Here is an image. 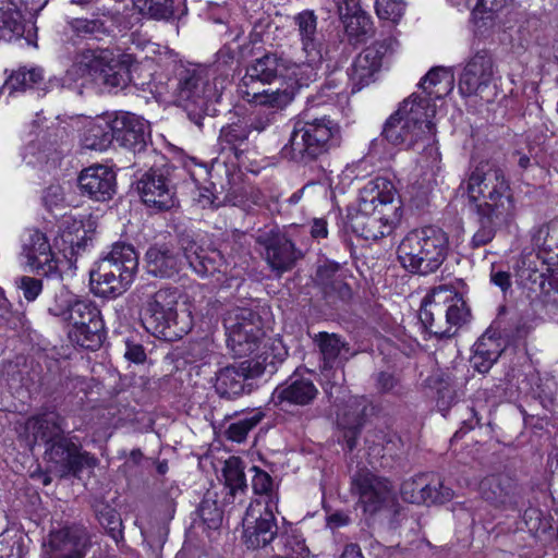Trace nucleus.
<instances>
[{
	"label": "nucleus",
	"mask_w": 558,
	"mask_h": 558,
	"mask_svg": "<svg viewBox=\"0 0 558 558\" xmlns=\"http://www.w3.org/2000/svg\"><path fill=\"white\" fill-rule=\"evenodd\" d=\"M294 20L302 45L301 54L295 58L265 54L246 68L238 86L242 99L266 110L251 123L257 132L274 124L277 114L292 104L296 92L318 77L323 56L316 16L312 11H303Z\"/></svg>",
	"instance_id": "f257e3e1"
},
{
	"label": "nucleus",
	"mask_w": 558,
	"mask_h": 558,
	"mask_svg": "<svg viewBox=\"0 0 558 558\" xmlns=\"http://www.w3.org/2000/svg\"><path fill=\"white\" fill-rule=\"evenodd\" d=\"M468 204L476 213L482 228L475 232V246L488 243L497 227L510 223L517 213L515 201L504 172L487 161L478 162L465 183Z\"/></svg>",
	"instance_id": "f03ea898"
},
{
	"label": "nucleus",
	"mask_w": 558,
	"mask_h": 558,
	"mask_svg": "<svg viewBox=\"0 0 558 558\" xmlns=\"http://www.w3.org/2000/svg\"><path fill=\"white\" fill-rule=\"evenodd\" d=\"M434 117L435 108L425 99L410 96L387 120L383 134L392 145L422 150L432 162H437Z\"/></svg>",
	"instance_id": "7ed1b4c3"
},
{
	"label": "nucleus",
	"mask_w": 558,
	"mask_h": 558,
	"mask_svg": "<svg viewBox=\"0 0 558 558\" xmlns=\"http://www.w3.org/2000/svg\"><path fill=\"white\" fill-rule=\"evenodd\" d=\"M63 420L53 411H47L29 417L24 426V436L28 446L38 441L49 444L46 451L48 460L56 464L61 475L76 474L84 469H93L97 459L63 436Z\"/></svg>",
	"instance_id": "20e7f679"
},
{
	"label": "nucleus",
	"mask_w": 558,
	"mask_h": 558,
	"mask_svg": "<svg viewBox=\"0 0 558 558\" xmlns=\"http://www.w3.org/2000/svg\"><path fill=\"white\" fill-rule=\"evenodd\" d=\"M181 293L175 288L156 290L151 284L136 288L132 301L141 307V313L147 328L166 336V330L175 328V336L186 333L192 326L189 311H178Z\"/></svg>",
	"instance_id": "39448f33"
},
{
	"label": "nucleus",
	"mask_w": 558,
	"mask_h": 558,
	"mask_svg": "<svg viewBox=\"0 0 558 558\" xmlns=\"http://www.w3.org/2000/svg\"><path fill=\"white\" fill-rule=\"evenodd\" d=\"M338 133V124L328 117L310 118L303 113L293 121L289 140L281 148V156L295 162L312 161L337 144Z\"/></svg>",
	"instance_id": "423d86ee"
},
{
	"label": "nucleus",
	"mask_w": 558,
	"mask_h": 558,
	"mask_svg": "<svg viewBox=\"0 0 558 558\" xmlns=\"http://www.w3.org/2000/svg\"><path fill=\"white\" fill-rule=\"evenodd\" d=\"M135 61L130 52L88 49L76 58L68 75L74 81L87 78L108 88H123L132 81Z\"/></svg>",
	"instance_id": "0eeeda50"
},
{
	"label": "nucleus",
	"mask_w": 558,
	"mask_h": 558,
	"mask_svg": "<svg viewBox=\"0 0 558 558\" xmlns=\"http://www.w3.org/2000/svg\"><path fill=\"white\" fill-rule=\"evenodd\" d=\"M448 252L447 233L438 227L427 226L407 233L398 246L397 254L405 269L428 275L442 265Z\"/></svg>",
	"instance_id": "6e6552de"
},
{
	"label": "nucleus",
	"mask_w": 558,
	"mask_h": 558,
	"mask_svg": "<svg viewBox=\"0 0 558 558\" xmlns=\"http://www.w3.org/2000/svg\"><path fill=\"white\" fill-rule=\"evenodd\" d=\"M137 268L138 256L134 247L117 243L90 270V289L98 296L116 299L129 289Z\"/></svg>",
	"instance_id": "1a4fd4ad"
},
{
	"label": "nucleus",
	"mask_w": 558,
	"mask_h": 558,
	"mask_svg": "<svg viewBox=\"0 0 558 558\" xmlns=\"http://www.w3.org/2000/svg\"><path fill=\"white\" fill-rule=\"evenodd\" d=\"M229 82L216 66L191 65L180 73L178 105L195 113H210V106L220 100Z\"/></svg>",
	"instance_id": "9d476101"
},
{
	"label": "nucleus",
	"mask_w": 558,
	"mask_h": 558,
	"mask_svg": "<svg viewBox=\"0 0 558 558\" xmlns=\"http://www.w3.org/2000/svg\"><path fill=\"white\" fill-rule=\"evenodd\" d=\"M470 311L461 294L448 287L435 288L420 310V320L429 332L450 337L452 329L466 323Z\"/></svg>",
	"instance_id": "9b49d317"
},
{
	"label": "nucleus",
	"mask_w": 558,
	"mask_h": 558,
	"mask_svg": "<svg viewBox=\"0 0 558 558\" xmlns=\"http://www.w3.org/2000/svg\"><path fill=\"white\" fill-rule=\"evenodd\" d=\"M59 298L65 306L56 305L49 312L69 323V338L80 347L95 350L102 341L104 324L98 308L88 300L74 299L61 290Z\"/></svg>",
	"instance_id": "f8f14e48"
},
{
	"label": "nucleus",
	"mask_w": 558,
	"mask_h": 558,
	"mask_svg": "<svg viewBox=\"0 0 558 558\" xmlns=\"http://www.w3.org/2000/svg\"><path fill=\"white\" fill-rule=\"evenodd\" d=\"M223 325L227 333V344L235 356H246L264 353L268 362L275 364V356L270 357L266 343H262L263 330L259 317L250 308L235 307L230 310L225 318Z\"/></svg>",
	"instance_id": "ddd939ff"
},
{
	"label": "nucleus",
	"mask_w": 558,
	"mask_h": 558,
	"mask_svg": "<svg viewBox=\"0 0 558 558\" xmlns=\"http://www.w3.org/2000/svg\"><path fill=\"white\" fill-rule=\"evenodd\" d=\"M530 236L536 253L524 254L517 266V275L523 286L538 280L543 283L539 265L558 264V221L532 229Z\"/></svg>",
	"instance_id": "4468645a"
},
{
	"label": "nucleus",
	"mask_w": 558,
	"mask_h": 558,
	"mask_svg": "<svg viewBox=\"0 0 558 558\" xmlns=\"http://www.w3.org/2000/svg\"><path fill=\"white\" fill-rule=\"evenodd\" d=\"M498 81L493 57L482 50L466 61L459 76L458 88L464 97L476 96L490 102L498 95Z\"/></svg>",
	"instance_id": "2eb2a0df"
},
{
	"label": "nucleus",
	"mask_w": 558,
	"mask_h": 558,
	"mask_svg": "<svg viewBox=\"0 0 558 558\" xmlns=\"http://www.w3.org/2000/svg\"><path fill=\"white\" fill-rule=\"evenodd\" d=\"M274 498L254 499L243 518V542L247 548L258 549L269 545L278 534Z\"/></svg>",
	"instance_id": "dca6fc26"
},
{
	"label": "nucleus",
	"mask_w": 558,
	"mask_h": 558,
	"mask_svg": "<svg viewBox=\"0 0 558 558\" xmlns=\"http://www.w3.org/2000/svg\"><path fill=\"white\" fill-rule=\"evenodd\" d=\"M90 534L82 525L51 530L43 542V558H85Z\"/></svg>",
	"instance_id": "f3484780"
},
{
	"label": "nucleus",
	"mask_w": 558,
	"mask_h": 558,
	"mask_svg": "<svg viewBox=\"0 0 558 558\" xmlns=\"http://www.w3.org/2000/svg\"><path fill=\"white\" fill-rule=\"evenodd\" d=\"M272 365L264 353L221 368L216 375L215 388L220 396L233 397L242 393L244 381L260 376Z\"/></svg>",
	"instance_id": "a211bd4d"
},
{
	"label": "nucleus",
	"mask_w": 558,
	"mask_h": 558,
	"mask_svg": "<svg viewBox=\"0 0 558 558\" xmlns=\"http://www.w3.org/2000/svg\"><path fill=\"white\" fill-rule=\"evenodd\" d=\"M401 218V211L393 210L387 214L380 208H364L356 206L355 213L350 217L352 231L365 240H378L389 235Z\"/></svg>",
	"instance_id": "6ab92c4d"
},
{
	"label": "nucleus",
	"mask_w": 558,
	"mask_h": 558,
	"mask_svg": "<svg viewBox=\"0 0 558 558\" xmlns=\"http://www.w3.org/2000/svg\"><path fill=\"white\" fill-rule=\"evenodd\" d=\"M391 48L392 41L385 39L375 41L357 54L349 72L353 92H359L375 81L383 60Z\"/></svg>",
	"instance_id": "aec40b11"
},
{
	"label": "nucleus",
	"mask_w": 558,
	"mask_h": 558,
	"mask_svg": "<svg viewBox=\"0 0 558 558\" xmlns=\"http://www.w3.org/2000/svg\"><path fill=\"white\" fill-rule=\"evenodd\" d=\"M21 255L26 265L39 275L48 276L58 270L59 260L46 234L38 230H29L23 235Z\"/></svg>",
	"instance_id": "412c9836"
},
{
	"label": "nucleus",
	"mask_w": 558,
	"mask_h": 558,
	"mask_svg": "<svg viewBox=\"0 0 558 558\" xmlns=\"http://www.w3.org/2000/svg\"><path fill=\"white\" fill-rule=\"evenodd\" d=\"M400 493L403 500L417 505L442 504L453 497L451 488L446 487L438 477L427 474L404 481Z\"/></svg>",
	"instance_id": "4be33fe9"
},
{
	"label": "nucleus",
	"mask_w": 558,
	"mask_h": 558,
	"mask_svg": "<svg viewBox=\"0 0 558 558\" xmlns=\"http://www.w3.org/2000/svg\"><path fill=\"white\" fill-rule=\"evenodd\" d=\"M95 228L96 223L92 217L81 219L68 217L62 222L56 245L63 256L72 262L81 252L85 251Z\"/></svg>",
	"instance_id": "5701e85b"
},
{
	"label": "nucleus",
	"mask_w": 558,
	"mask_h": 558,
	"mask_svg": "<svg viewBox=\"0 0 558 558\" xmlns=\"http://www.w3.org/2000/svg\"><path fill=\"white\" fill-rule=\"evenodd\" d=\"M77 182L81 193L96 202L111 199L117 189L116 172L111 167L100 163L84 168Z\"/></svg>",
	"instance_id": "b1692460"
},
{
	"label": "nucleus",
	"mask_w": 558,
	"mask_h": 558,
	"mask_svg": "<svg viewBox=\"0 0 558 558\" xmlns=\"http://www.w3.org/2000/svg\"><path fill=\"white\" fill-rule=\"evenodd\" d=\"M357 206H364L366 209L380 208L387 214L393 210L401 211L398 190L393 181L386 177L373 178L363 185Z\"/></svg>",
	"instance_id": "393cba45"
},
{
	"label": "nucleus",
	"mask_w": 558,
	"mask_h": 558,
	"mask_svg": "<svg viewBox=\"0 0 558 558\" xmlns=\"http://www.w3.org/2000/svg\"><path fill=\"white\" fill-rule=\"evenodd\" d=\"M318 347L323 356L322 375L325 380H333V385L343 379L342 363L349 357V347L338 336L320 332Z\"/></svg>",
	"instance_id": "a878e982"
},
{
	"label": "nucleus",
	"mask_w": 558,
	"mask_h": 558,
	"mask_svg": "<svg viewBox=\"0 0 558 558\" xmlns=\"http://www.w3.org/2000/svg\"><path fill=\"white\" fill-rule=\"evenodd\" d=\"M114 140L130 149L142 147L149 133L147 121L130 112H112Z\"/></svg>",
	"instance_id": "bb28decb"
},
{
	"label": "nucleus",
	"mask_w": 558,
	"mask_h": 558,
	"mask_svg": "<svg viewBox=\"0 0 558 558\" xmlns=\"http://www.w3.org/2000/svg\"><path fill=\"white\" fill-rule=\"evenodd\" d=\"M301 231V227H291L288 231V236H276L266 246V260L274 270L282 272L293 266L294 262L299 257L293 239H295Z\"/></svg>",
	"instance_id": "cd10ccee"
},
{
	"label": "nucleus",
	"mask_w": 558,
	"mask_h": 558,
	"mask_svg": "<svg viewBox=\"0 0 558 558\" xmlns=\"http://www.w3.org/2000/svg\"><path fill=\"white\" fill-rule=\"evenodd\" d=\"M354 483L359 489L360 504L365 512H376L390 498L391 490L388 481L374 474H360Z\"/></svg>",
	"instance_id": "c85d7f7f"
},
{
	"label": "nucleus",
	"mask_w": 558,
	"mask_h": 558,
	"mask_svg": "<svg viewBox=\"0 0 558 558\" xmlns=\"http://www.w3.org/2000/svg\"><path fill=\"white\" fill-rule=\"evenodd\" d=\"M316 395L317 389L311 379L293 375L274 390L272 401L276 405L281 407L286 404L305 405L312 402Z\"/></svg>",
	"instance_id": "c756f323"
},
{
	"label": "nucleus",
	"mask_w": 558,
	"mask_h": 558,
	"mask_svg": "<svg viewBox=\"0 0 558 558\" xmlns=\"http://www.w3.org/2000/svg\"><path fill=\"white\" fill-rule=\"evenodd\" d=\"M418 85L422 89V95L412 94L411 96H416L417 100L425 99L429 106L436 109L433 101L441 99L452 92L454 74L449 68L435 66L426 73Z\"/></svg>",
	"instance_id": "7c9ffc66"
},
{
	"label": "nucleus",
	"mask_w": 558,
	"mask_h": 558,
	"mask_svg": "<svg viewBox=\"0 0 558 558\" xmlns=\"http://www.w3.org/2000/svg\"><path fill=\"white\" fill-rule=\"evenodd\" d=\"M143 202L157 209H169L174 205L173 192L165 178L156 172L146 173L138 183Z\"/></svg>",
	"instance_id": "2f4dec72"
},
{
	"label": "nucleus",
	"mask_w": 558,
	"mask_h": 558,
	"mask_svg": "<svg viewBox=\"0 0 558 558\" xmlns=\"http://www.w3.org/2000/svg\"><path fill=\"white\" fill-rule=\"evenodd\" d=\"M181 260L167 245H154L145 255L147 272L159 278H170L178 274Z\"/></svg>",
	"instance_id": "473e14b6"
},
{
	"label": "nucleus",
	"mask_w": 558,
	"mask_h": 558,
	"mask_svg": "<svg viewBox=\"0 0 558 558\" xmlns=\"http://www.w3.org/2000/svg\"><path fill=\"white\" fill-rule=\"evenodd\" d=\"M114 140L112 112L88 121L82 137V145L93 150H105Z\"/></svg>",
	"instance_id": "72a5a7b5"
},
{
	"label": "nucleus",
	"mask_w": 558,
	"mask_h": 558,
	"mask_svg": "<svg viewBox=\"0 0 558 558\" xmlns=\"http://www.w3.org/2000/svg\"><path fill=\"white\" fill-rule=\"evenodd\" d=\"M184 257L190 267L201 277L220 271L222 256L216 250L204 248L196 243L184 246Z\"/></svg>",
	"instance_id": "f704fd0d"
},
{
	"label": "nucleus",
	"mask_w": 558,
	"mask_h": 558,
	"mask_svg": "<svg viewBox=\"0 0 558 558\" xmlns=\"http://www.w3.org/2000/svg\"><path fill=\"white\" fill-rule=\"evenodd\" d=\"M512 0H477L471 11V22L480 33L493 29L498 16Z\"/></svg>",
	"instance_id": "c9c22d12"
},
{
	"label": "nucleus",
	"mask_w": 558,
	"mask_h": 558,
	"mask_svg": "<svg viewBox=\"0 0 558 558\" xmlns=\"http://www.w3.org/2000/svg\"><path fill=\"white\" fill-rule=\"evenodd\" d=\"M22 15L11 0H0V38L12 40L22 36Z\"/></svg>",
	"instance_id": "e433bc0d"
},
{
	"label": "nucleus",
	"mask_w": 558,
	"mask_h": 558,
	"mask_svg": "<svg viewBox=\"0 0 558 558\" xmlns=\"http://www.w3.org/2000/svg\"><path fill=\"white\" fill-rule=\"evenodd\" d=\"M498 341L490 336H483L474 344V354L471 359L473 367L478 373H486L500 355Z\"/></svg>",
	"instance_id": "4c0bfd02"
},
{
	"label": "nucleus",
	"mask_w": 558,
	"mask_h": 558,
	"mask_svg": "<svg viewBox=\"0 0 558 558\" xmlns=\"http://www.w3.org/2000/svg\"><path fill=\"white\" fill-rule=\"evenodd\" d=\"M512 489V483L500 475L487 476L480 484L484 498L496 504H505Z\"/></svg>",
	"instance_id": "58836bf2"
},
{
	"label": "nucleus",
	"mask_w": 558,
	"mask_h": 558,
	"mask_svg": "<svg viewBox=\"0 0 558 558\" xmlns=\"http://www.w3.org/2000/svg\"><path fill=\"white\" fill-rule=\"evenodd\" d=\"M132 45L135 52L131 53L136 57L135 66L145 60L160 62L171 54L167 47H161L141 36L133 37Z\"/></svg>",
	"instance_id": "ea45409f"
},
{
	"label": "nucleus",
	"mask_w": 558,
	"mask_h": 558,
	"mask_svg": "<svg viewBox=\"0 0 558 558\" xmlns=\"http://www.w3.org/2000/svg\"><path fill=\"white\" fill-rule=\"evenodd\" d=\"M335 1L338 5L340 19L344 25H348L349 29H353L354 24H357L364 31L369 26V17L361 11L359 0Z\"/></svg>",
	"instance_id": "a19ab883"
},
{
	"label": "nucleus",
	"mask_w": 558,
	"mask_h": 558,
	"mask_svg": "<svg viewBox=\"0 0 558 558\" xmlns=\"http://www.w3.org/2000/svg\"><path fill=\"white\" fill-rule=\"evenodd\" d=\"M265 417L262 409H254L239 418L236 422L229 425L227 429L228 438L241 442L243 441L248 432L253 429Z\"/></svg>",
	"instance_id": "79ce46f5"
},
{
	"label": "nucleus",
	"mask_w": 558,
	"mask_h": 558,
	"mask_svg": "<svg viewBox=\"0 0 558 558\" xmlns=\"http://www.w3.org/2000/svg\"><path fill=\"white\" fill-rule=\"evenodd\" d=\"M248 131L242 124H230L223 126L219 135V146L222 150H232L235 156L240 147L246 142Z\"/></svg>",
	"instance_id": "37998d69"
},
{
	"label": "nucleus",
	"mask_w": 558,
	"mask_h": 558,
	"mask_svg": "<svg viewBox=\"0 0 558 558\" xmlns=\"http://www.w3.org/2000/svg\"><path fill=\"white\" fill-rule=\"evenodd\" d=\"M26 537L16 530H7L0 534V557L22 558L26 553Z\"/></svg>",
	"instance_id": "c03bdc74"
},
{
	"label": "nucleus",
	"mask_w": 558,
	"mask_h": 558,
	"mask_svg": "<svg viewBox=\"0 0 558 558\" xmlns=\"http://www.w3.org/2000/svg\"><path fill=\"white\" fill-rule=\"evenodd\" d=\"M44 78L40 68H20L5 82V87L12 90H25L39 84Z\"/></svg>",
	"instance_id": "a18cd8bd"
},
{
	"label": "nucleus",
	"mask_w": 558,
	"mask_h": 558,
	"mask_svg": "<svg viewBox=\"0 0 558 558\" xmlns=\"http://www.w3.org/2000/svg\"><path fill=\"white\" fill-rule=\"evenodd\" d=\"M223 477L226 487L230 489L232 495L245 487V475L238 458L232 457L226 461Z\"/></svg>",
	"instance_id": "49530a36"
},
{
	"label": "nucleus",
	"mask_w": 558,
	"mask_h": 558,
	"mask_svg": "<svg viewBox=\"0 0 558 558\" xmlns=\"http://www.w3.org/2000/svg\"><path fill=\"white\" fill-rule=\"evenodd\" d=\"M375 9L379 19L396 23L402 17L405 3L403 0H376Z\"/></svg>",
	"instance_id": "de8ad7c7"
},
{
	"label": "nucleus",
	"mask_w": 558,
	"mask_h": 558,
	"mask_svg": "<svg viewBox=\"0 0 558 558\" xmlns=\"http://www.w3.org/2000/svg\"><path fill=\"white\" fill-rule=\"evenodd\" d=\"M282 544V548L278 549L274 558H305L306 547L300 537H280L278 546Z\"/></svg>",
	"instance_id": "09e8293b"
},
{
	"label": "nucleus",
	"mask_w": 558,
	"mask_h": 558,
	"mask_svg": "<svg viewBox=\"0 0 558 558\" xmlns=\"http://www.w3.org/2000/svg\"><path fill=\"white\" fill-rule=\"evenodd\" d=\"M97 518L99 523L114 539H118V537L121 536L122 521L114 509L109 506H104L101 510H97Z\"/></svg>",
	"instance_id": "8fccbe9b"
},
{
	"label": "nucleus",
	"mask_w": 558,
	"mask_h": 558,
	"mask_svg": "<svg viewBox=\"0 0 558 558\" xmlns=\"http://www.w3.org/2000/svg\"><path fill=\"white\" fill-rule=\"evenodd\" d=\"M254 472L252 478L253 490L256 495H259L257 499L274 498L277 502V497L272 494V480L270 475L256 466L252 468Z\"/></svg>",
	"instance_id": "3c124183"
},
{
	"label": "nucleus",
	"mask_w": 558,
	"mask_h": 558,
	"mask_svg": "<svg viewBox=\"0 0 558 558\" xmlns=\"http://www.w3.org/2000/svg\"><path fill=\"white\" fill-rule=\"evenodd\" d=\"M199 514L209 530H217L222 522V511L215 502L204 500L199 507Z\"/></svg>",
	"instance_id": "603ef678"
},
{
	"label": "nucleus",
	"mask_w": 558,
	"mask_h": 558,
	"mask_svg": "<svg viewBox=\"0 0 558 558\" xmlns=\"http://www.w3.org/2000/svg\"><path fill=\"white\" fill-rule=\"evenodd\" d=\"M17 288L28 302H33L43 291V281L34 277L23 276L17 281Z\"/></svg>",
	"instance_id": "864d4df0"
},
{
	"label": "nucleus",
	"mask_w": 558,
	"mask_h": 558,
	"mask_svg": "<svg viewBox=\"0 0 558 558\" xmlns=\"http://www.w3.org/2000/svg\"><path fill=\"white\" fill-rule=\"evenodd\" d=\"M197 203L202 207H210V206H220L223 203H230L232 205H238L240 202L234 197L226 196L223 201H221L217 195H215L208 187L198 189V196L196 198Z\"/></svg>",
	"instance_id": "5fc2aeb1"
},
{
	"label": "nucleus",
	"mask_w": 558,
	"mask_h": 558,
	"mask_svg": "<svg viewBox=\"0 0 558 558\" xmlns=\"http://www.w3.org/2000/svg\"><path fill=\"white\" fill-rule=\"evenodd\" d=\"M172 13V0H150L147 16L156 20H161L169 17Z\"/></svg>",
	"instance_id": "6e6d98bb"
},
{
	"label": "nucleus",
	"mask_w": 558,
	"mask_h": 558,
	"mask_svg": "<svg viewBox=\"0 0 558 558\" xmlns=\"http://www.w3.org/2000/svg\"><path fill=\"white\" fill-rule=\"evenodd\" d=\"M65 201L64 191L60 185H50L44 194V203L47 207L53 208L61 206Z\"/></svg>",
	"instance_id": "4d7b16f0"
},
{
	"label": "nucleus",
	"mask_w": 558,
	"mask_h": 558,
	"mask_svg": "<svg viewBox=\"0 0 558 558\" xmlns=\"http://www.w3.org/2000/svg\"><path fill=\"white\" fill-rule=\"evenodd\" d=\"M362 410H365V407H362ZM362 412L363 411L355 410L350 417H348L347 414L339 416L338 425L344 429H357L362 424Z\"/></svg>",
	"instance_id": "13d9d810"
},
{
	"label": "nucleus",
	"mask_w": 558,
	"mask_h": 558,
	"mask_svg": "<svg viewBox=\"0 0 558 558\" xmlns=\"http://www.w3.org/2000/svg\"><path fill=\"white\" fill-rule=\"evenodd\" d=\"M312 239L320 241L328 235V223L324 218H314L310 226Z\"/></svg>",
	"instance_id": "bf43d9fd"
},
{
	"label": "nucleus",
	"mask_w": 558,
	"mask_h": 558,
	"mask_svg": "<svg viewBox=\"0 0 558 558\" xmlns=\"http://www.w3.org/2000/svg\"><path fill=\"white\" fill-rule=\"evenodd\" d=\"M124 356L134 363H143L146 359L145 351L141 344L126 342Z\"/></svg>",
	"instance_id": "052dcab7"
},
{
	"label": "nucleus",
	"mask_w": 558,
	"mask_h": 558,
	"mask_svg": "<svg viewBox=\"0 0 558 558\" xmlns=\"http://www.w3.org/2000/svg\"><path fill=\"white\" fill-rule=\"evenodd\" d=\"M490 280L502 291H507L511 286L510 275L506 271L492 272Z\"/></svg>",
	"instance_id": "680f3d73"
},
{
	"label": "nucleus",
	"mask_w": 558,
	"mask_h": 558,
	"mask_svg": "<svg viewBox=\"0 0 558 558\" xmlns=\"http://www.w3.org/2000/svg\"><path fill=\"white\" fill-rule=\"evenodd\" d=\"M349 517L343 512H335L327 517V526L331 530L339 529L349 523Z\"/></svg>",
	"instance_id": "e2e57ef3"
},
{
	"label": "nucleus",
	"mask_w": 558,
	"mask_h": 558,
	"mask_svg": "<svg viewBox=\"0 0 558 558\" xmlns=\"http://www.w3.org/2000/svg\"><path fill=\"white\" fill-rule=\"evenodd\" d=\"M73 27L78 33L90 34L96 29L97 24L94 21L76 20Z\"/></svg>",
	"instance_id": "0e129e2a"
},
{
	"label": "nucleus",
	"mask_w": 558,
	"mask_h": 558,
	"mask_svg": "<svg viewBox=\"0 0 558 558\" xmlns=\"http://www.w3.org/2000/svg\"><path fill=\"white\" fill-rule=\"evenodd\" d=\"M475 0H446V3L456 9L459 12H465L470 10Z\"/></svg>",
	"instance_id": "69168bd1"
},
{
	"label": "nucleus",
	"mask_w": 558,
	"mask_h": 558,
	"mask_svg": "<svg viewBox=\"0 0 558 558\" xmlns=\"http://www.w3.org/2000/svg\"><path fill=\"white\" fill-rule=\"evenodd\" d=\"M339 558H364L361 548L355 544L347 545Z\"/></svg>",
	"instance_id": "338daca9"
},
{
	"label": "nucleus",
	"mask_w": 558,
	"mask_h": 558,
	"mask_svg": "<svg viewBox=\"0 0 558 558\" xmlns=\"http://www.w3.org/2000/svg\"><path fill=\"white\" fill-rule=\"evenodd\" d=\"M378 384L383 390H389L393 387V377L389 374L381 373L378 376Z\"/></svg>",
	"instance_id": "774afa93"
}]
</instances>
